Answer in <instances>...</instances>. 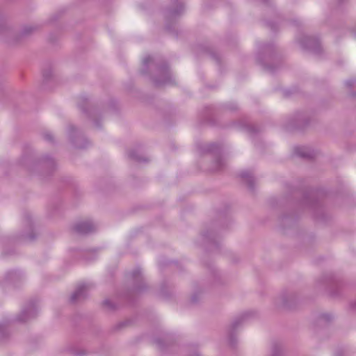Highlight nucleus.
<instances>
[{
	"label": "nucleus",
	"mask_w": 356,
	"mask_h": 356,
	"mask_svg": "<svg viewBox=\"0 0 356 356\" xmlns=\"http://www.w3.org/2000/svg\"><path fill=\"white\" fill-rule=\"evenodd\" d=\"M74 229L76 233L85 234L92 232L95 229V226L90 221H82L76 223Z\"/></svg>",
	"instance_id": "nucleus-1"
},
{
	"label": "nucleus",
	"mask_w": 356,
	"mask_h": 356,
	"mask_svg": "<svg viewBox=\"0 0 356 356\" xmlns=\"http://www.w3.org/2000/svg\"><path fill=\"white\" fill-rule=\"evenodd\" d=\"M36 313L37 309L35 307L34 305H31L22 312L18 321L21 322H26L35 316Z\"/></svg>",
	"instance_id": "nucleus-2"
},
{
	"label": "nucleus",
	"mask_w": 356,
	"mask_h": 356,
	"mask_svg": "<svg viewBox=\"0 0 356 356\" xmlns=\"http://www.w3.org/2000/svg\"><path fill=\"white\" fill-rule=\"evenodd\" d=\"M295 154L300 157L310 159L314 156V152L313 150L307 147L298 146L294 149Z\"/></svg>",
	"instance_id": "nucleus-3"
},
{
	"label": "nucleus",
	"mask_w": 356,
	"mask_h": 356,
	"mask_svg": "<svg viewBox=\"0 0 356 356\" xmlns=\"http://www.w3.org/2000/svg\"><path fill=\"white\" fill-rule=\"evenodd\" d=\"M88 292V288L86 285L82 284L79 286L74 292L71 296V301L75 302L76 300L84 298Z\"/></svg>",
	"instance_id": "nucleus-4"
},
{
	"label": "nucleus",
	"mask_w": 356,
	"mask_h": 356,
	"mask_svg": "<svg viewBox=\"0 0 356 356\" xmlns=\"http://www.w3.org/2000/svg\"><path fill=\"white\" fill-rule=\"evenodd\" d=\"M163 79H156L155 83L158 86L163 85V84H167L170 83L171 82V74L168 70H165L163 72Z\"/></svg>",
	"instance_id": "nucleus-5"
},
{
	"label": "nucleus",
	"mask_w": 356,
	"mask_h": 356,
	"mask_svg": "<svg viewBox=\"0 0 356 356\" xmlns=\"http://www.w3.org/2000/svg\"><path fill=\"white\" fill-rule=\"evenodd\" d=\"M8 327H9V322L3 321V322L0 323V334L2 337H4L6 334L8 330Z\"/></svg>",
	"instance_id": "nucleus-6"
},
{
	"label": "nucleus",
	"mask_w": 356,
	"mask_h": 356,
	"mask_svg": "<svg viewBox=\"0 0 356 356\" xmlns=\"http://www.w3.org/2000/svg\"><path fill=\"white\" fill-rule=\"evenodd\" d=\"M153 61V58L150 56H147L143 59V65L147 67Z\"/></svg>",
	"instance_id": "nucleus-7"
},
{
	"label": "nucleus",
	"mask_w": 356,
	"mask_h": 356,
	"mask_svg": "<svg viewBox=\"0 0 356 356\" xmlns=\"http://www.w3.org/2000/svg\"><path fill=\"white\" fill-rule=\"evenodd\" d=\"M17 275L16 271H10L8 272L6 275V281H10L12 280Z\"/></svg>",
	"instance_id": "nucleus-8"
},
{
	"label": "nucleus",
	"mask_w": 356,
	"mask_h": 356,
	"mask_svg": "<svg viewBox=\"0 0 356 356\" xmlns=\"http://www.w3.org/2000/svg\"><path fill=\"white\" fill-rule=\"evenodd\" d=\"M132 277L134 280H140L141 277V270L140 269L136 270L133 272Z\"/></svg>",
	"instance_id": "nucleus-9"
},
{
	"label": "nucleus",
	"mask_w": 356,
	"mask_h": 356,
	"mask_svg": "<svg viewBox=\"0 0 356 356\" xmlns=\"http://www.w3.org/2000/svg\"><path fill=\"white\" fill-rule=\"evenodd\" d=\"M241 177L242 178H247V179L248 181H251V179H252V176H251L250 173L248 172H242L241 174Z\"/></svg>",
	"instance_id": "nucleus-10"
},
{
	"label": "nucleus",
	"mask_w": 356,
	"mask_h": 356,
	"mask_svg": "<svg viewBox=\"0 0 356 356\" xmlns=\"http://www.w3.org/2000/svg\"><path fill=\"white\" fill-rule=\"evenodd\" d=\"M346 84L349 88L354 87L355 84H356V81L355 79H349L346 81Z\"/></svg>",
	"instance_id": "nucleus-11"
},
{
	"label": "nucleus",
	"mask_w": 356,
	"mask_h": 356,
	"mask_svg": "<svg viewBox=\"0 0 356 356\" xmlns=\"http://www.w3.org/2000/svg\"><path fill=\"white\" fill-rule=\"evenodd\" d=\"M104 305L108 308H113V305L111 301L109 300H105L104 301Z\"/></svg>",
	"instance_id": "nucleus-12"
},
{
	"label": "nucleus",
	"mask_w": 356,
	"mask_h": 356,
	"mask_svg": "<svg viewBox=\"0 0 356 356\" xmlns=\"http://www.w3.org/2000/svg\"><path fill=\"white\" fill-rule=\"evenodd\" d=\"M311 41H313V40L312 38H306L305 39V42H302V45L305 47V48H308V49H310V47L307 44V42H311Z\"/></svg>",
	"instance_id": "nucleus-13"
},
{
	"label": "nucleus",
	"mask_w": 356,
	"mask_h": 356,
	"mask_svg": "<svg viewBox=\"0 0 356 356\" xmlns=\"http://www.w3.org/2000/svg\"><path fill=\"white\" fill-rule=\"evenodd\" d=\"M221 162H222V161H221V160H218L217 163H218V164L219 165V166H218V167L216 168V170H220V165L221 164Z\"/></svg>",
	"instance_id": "nucleus-14"
},
{
	"label": "nucleus",
	"mask_w": 356,
	"mask_h": 356,
	"mask_svg": "<svg viewBox=\"0 0 356 356\" xmlns=\"http://www.w3.org/2000/svg\"><path fill=\"white\" fill-rule=\"evenodd\" d=\"M211 148L209 149V150H213V147H215L216 145H211Z\"/></svg>",
	"instance_id": "nucleus-15"
}]
</instances>
